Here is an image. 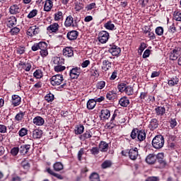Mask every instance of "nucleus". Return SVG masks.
<instances>
[{
  "instance_id": "obj_39",
  "label": "nucleus",
  "mask_w": 181,
  "mask_h": 181,
  "mask_svg": "<svg viewBox=\"0 0 181 181\" xmlns=\"http://www.w3.org/2000/svg\"><path fill=\"white\" fill-rule=\"evenodd\" d=\"M36 15H37V10L33 9L28 13L27 18H28V19H32L33 18H35Z\"/></svg>"
},
{
  "instance_id": "obj_2",
  "label": "nucleus",
  "mask_w": 181,
  "mask_h": 181,
  "mask_svg": "<svg viewBox=\"0 0 181 181\" xmlns=\"http://www.w3.org/2000/svg\"><path fill=\"white\" fill-rule=\"evenodd\" d=\"M54 64H57L54 66V71L57 73H60L61 71H64L66 70V66L62 65L63 64V62L60 59V57H56L54 58Z\"/></svg>"
},
{
  "instance_id": "obj_33",
  "label": "nucleus",
  "mask_w": 181,
  "mask_h": 181,
  "mask_svg": "<svg viewBox=\"0 0 181 181\" xmlns=\"http://www.w3.org/2000/svg\"><path fill=\"white\" fill-rule=\"evenodd\" d=\"M125 94L127 95H132L134 94V88L131 86H126V89L124 90Z\"/></svg>"
},
{
  "instance_id": "obj_34",
  "label": "nucleus",
  "mask_w": 181,
  "mask_h": 181,
  "mask_svg": "<svg viewBox=\"0 0 181 181\" xmlns=\"http://www.w3.org/2000/svg\"><path fill=\"white\" fill-rule=\"evenodd\" d=\"M23 117H25V112H20L16 115L15 119L16 121L21 122V121L23 119Z\"/></svg>"
},
{
  "instance_id": "obj_61",
  "label": "nucleus",
  "mask_w": 181,
  "mask_h": 181,
  "mask_svg": "<svg viewBox=\"0 0 181 181\" xmlns=\"http://www.w3.org/2000/svg\"><path fill=\"white\" fill-rule=\"evenodd\" d=\"M94 8H95V3H91L86 7V11H91V9H94Z\"/></svg>"
},
{
  "instance_id": "obj_59",
  "label": "nucleus",
  "mask_w": 181,
  "mask_h": 181,
  "mask_svg": "<svg viewBox=\"0 0 181 181\" xmlns=\"http://www.w3.org/2000/svg\"><path fill=\"white\" fill-rule=\"evenodd\" d=\"M147 36H148V37H149L152 40L156 39V36L155 35V33L153 32H151V31H148V33L147 34Z\"/></svg>"
},
{
  "instance_id": "obj_21",
  "label": "nucleus",
  "mask_w": 181,
  "mask_h": 181,
  "mask_svg": "<svg viewBox=\"0 0 181 181\" xmlns=\"http://www.w3.org/2000/svg\"><path fill=\"white\" fill-rule=\"evenodd\" d=\"M146 139V134L145 133V130H139L137 132V139L140 142L142 141H145Z\"/></svg>"
},
{
  "instance_id": "obj_46",
  "label": "nucleus",
  "mask_w": 181,
  "mask_h": 181,
  "mask_svg": "<svg viewBox=\"0 0 181 181\" xmlns=\"http://www.w3.org/2000/svg\"><path fill=\"white\" fill-rule=\"evenodd\" d=\"M112 163L110 160H105L102 164L103 169H107V168H110L111 166Z\"/></svg>"
},
{
  "instance_id": "obj_55",
  "label": "nucleus",
  "mask_w": 181,
  "mask_h": 181,
  "mask_svg": "<svg viewBox=\"0 0 181 181\" xmlns=\"http://www.w3.org/2000/svg\"><path fill=\"white\" fill-rule=\"evenodd\" d=\"M145 49H146V45L145 44V42H141L139 48V53H142V52H144Z\"/></svg>"
},
{
  "instance_id": "obj_40",
  "label": "nucleus",
  "mask_w": 181,
  "mask_h": 181,
  "mask_svg": "<svg viewBox=\"0 0 181 181\" xmlns=\"http://www.w3.org/2000/svg\"><path fill=\"white\" fill-rule=\"evenodd\" d=\"M104 87H105V81H100L96 84V88H98V90H103Z\"/></svg>"
},
{
  "instance_id": "obj_60",
  "label": "nucleus",
  "mask_w": 181,
  "mask_h": 181,
  "mask_svg": "<svg viewBox=\"0 0 181 181\" xmlns=\"http://www.w3.org/2000/svg\"><path fill=\"white\" fill-rule=\"evenodd\" d=\"M84 155V148H81L78 153V160H81V158Z\"/></svg>"
},
{
  "instance_id": "obj_30",
  "label": "nucleus",
  "mask_w": 181,
  "mask_h": 181,
  "mask_svg": "<svg viewBox=\"0 0 181 181\" xmlns=\"http://www.w3.org/2000/svg\"><path fill=\"white\" fill-rule=\"evenodd\" d=\"M178 83L179 78H177V76H175L168 81V86L173 87V86H176Z\"/></svg>"
},
{
  "instance_id": "obj_3",
  "label": "nucleus",
  "mask_w": 181,
  "mask_h": 181,
  "mask_svg": "<svg viewBox=\"0 0 181 181\" xmlns=\"http://www.w3.org/2000/svg\"><path fill=\"white\" fill-rule=\"evenodd\" d=\"M63 80H64V78H63V75L57 74V75L53 76L50 78V83H51L52 86H60V84H62V83H63Z\"/></svg>"
},
{
  "instance_id": "obj_62",
  "label": "nucleus",
  "mask_w": 181,
  "mask_h": 181,
  "mask_svg": "<svg viewBox=\"0 0 181 181\" xmlns=\"http://www.w3.org/2000/svg\"><path fill=\"white\" fill-rule=\"evenodd\" d=\"M18 54H23L25 53V47H19L16 50Z\"/></svg>"
},
{
  "instance_id": "obj_63",
  "label": "nucleus",
  "mask_w": 181,
  "mask_h": 181,
  "mask_svg": "<svg viewBox=\"0 0 181 181\" xmlns=\"http://www.w3.org/2000/svg\"><path fill=\"white\" fill-rule=\"evenodd\" d=\"M175 21H177V22H181V13L180 12H177L175 16Z\"/></svg>"
},
{
  "instance_id": "obj_23",
  "label": "nucleus",
  "mask_w": 181,
  "mask_h": 181,
  "mask_svg": "<svg viewBox=\"0 0 181 181\" xmlns=\"http://www.w3.org/2000/svg\"><path fill=\"white\" fill-rule=\"evenodd\" d=\"M156 115L162 117V115H165L166 112V109L164 107L158 106L155 108Z\"/></svg>"
},
{
  "instance_id": "obj_50",
  "label": "nucleus",
  "mask_w": 181,
  "mask_h": 181,
  "mask_svg": "<svg viewBox=\"0 0 181 181\" xmlns=\"http://www.w3.org/2000/svg\"><path fill=\"white\" fill-rule=\"evenodd\" d=\"M11 155H13V156H16V155L19 153V148L18 147L13 148L11 151Z\"/></svg>"
},
{
  "instance_id": "obj_43",
  "label": "nucleus",
  "mask_w": 181,
  "mask_h": 181,
  "mask_svg": "<svg viewBox=\"0 0 181 181\" xmlns=\"http://www.w3.org/2000/svg\"><path fill=\"white\" fill-rule=\"evenodd\" d=\"M40 50H45L47 49V43L45 42H40L38 43Z\"/></svg>"
},
{
  "instance_id": "obj_6",
  "label": "nucleus",
  "mask_w": 181,
  "mask_h": 181,
  "mask_svg": "<svg viewBox=\"0 0 181 181\" xmlns=\"http://www.w3.org/2000/svg\"><path fill=\"white\" fill-rule=\"evenodd\" d=\"M39 32H40L39 28H37L36 26H32L28 28V30L27 31V35L32 37L33 36H36V35H37V33H39Z\"/></svg>"
},
{
  "instance_id": "obj_28",
  "label": "nucleus",
  "mask_w": 181,
  "mask_h": 181,
  "mask_svg": "<svg viewBox=\"0 0 181 181\" xmlns=\"http://www.w3.org/2000/svg\"><path fill=\"white\" fill-rule=\"evenodd\" d=\"M104 28L107 29V30H115V25L112 23V21H107L104 25Z\"/></svg>"
},
{
  "instance_id": "obj_37",
  "label": "nucleus",
  "mask_w": 181,
  "mask_h": 181,
  "mask_svg": "<svg viewBox=\"0 0 181 181\" xmlns=\"http://www.w3.org/2000/svg\"><path fill=\"white\" fill-rule=\"evenodd\" d=\"M90 181H100V175L96 173H92L90 176Z\"/></svg>"
},
{
  "instance_id": "obj_57",
  "label": "nucleus",
  "mask_w": 181,
  "mask_h": 181,
  "mask_svg": "<svg viewBox=\"0 0 181 181\" xmlns=\"http://www.w3.org/2000/svg\"><path fill=\"white\" fill-rule=\"evenodd\" d=\"M7 128L4 124H0V134H6Z\"/></svg>"
},
{
  "instance_id": "obj_4",
  "label": "nucleus",
  "mask_w": 181,
  "mask_h": 181,
  "mask_svg": "<svg viewBox=\"0 0 181 181\" xmlns=\"http://www.w3.org/2000/svg\"><path fill=\"white\" fill-rule=\"evenodd\" d=\"M110 39V33L107 31H100L98 35V40L100 43H107Z\"/></svg>"
},
{
  "instance_id": "obj_22",
  "label": "nucleus",
  "mask_w": 181,
  "mask_h": 181,
  "mask_svg": "<svg viewBox=\"0 0 181 181\" xmlns=\"http://www.w3.org/2000/svg\"><path fill=\"white\" fill-rule=\"evenodd\" d=\"M11 103L14 107H18V105L21 104V97H19V95H13Z\"/></svg>"
},
{
  "instance_id": "obj_12",
  "label": "nucleus",
  "mask_w": 181,
  "mask_h": 181,
  "mask_svg": "<svg viewBox=\"0 0 181 181\" xmlns=\"http://www.w3.org/2000/svg\"><path fill=\"white\" fill-rule=\"evenodd\" d=\"M111 117V112L107 109H103L101 110V115L100 118L103 121H105V119H108Z\"/></svg>"
},
{
  "instance_id": "obj_15",
  "label": "nucleus",
  "mask_w": 181,
  "mask_h": 181,
  "mask_svg": "<svg viewBox=\"0 0 181 181\" xmlns=\"http://www.w3.org/2000/svg\"><path fill=\"white\" fill-rule=\"evenodd\" d=\"M109 52L112 56H118L121 53V48L117 47L116 45H112V47L109 49Z\"/></svg>"
},
{
  "instance_id": "obj_36",
  "label": "nucleus",
  "mask_w": 181,
  "mask_h": 181,
  "mask_svg": "<svg viewBox=\"0 0 181 181\" xmlns=\"http://www.w3.org/2000/svg\"><path fill=\"white\" fill-rule=\"evenodd\" d=\"M45 101H47V103H52L54 100V95L52 93H48L45 97Z\"/></svg>"
},
{
  "instance_id": "obj_26",
  "label": "nucleus",
  "mask_w": 181,
  "mask_h": 181,
  "mask_svg": "<svg viewBox=\"0 0 181 181\" xmlns=\"http://www.w3.org/2000/svg\"><path fill=\"white\" fill-rule=\"evenodd\" d=\"M74 132L76 135H81L84 132V126L83 124L76 125Z\"/></svg>"
},
{
  "instance_id": "obj_56",
  "label": "nucleus",
  "mask_w": 181,
  "mask_h": 181,
  "mask_svg": "<svg viewBox=\"0 0 181 181\" xmlns=\"http://www.w3.org/2000/svg\"><path fill=\"white\" fill-rule=\"evenodd\" d=\"M103 66H105V67H107V69H111L112 64L107 59L104 60L103 62Z\"/></svg>"
},
{
  "instance_id": "obj_20",
  "label": "nucleus",
  "mask_w": 181,
  "mask_h": 181,
  "mask_svg": "<svg viewBox=\"0 0 181 181\" xmlns=\"http://www.w3.org/2000/svg\"><path fill=\"white\" fill-rule=\"evenodd\" d=\"M158 125H159V123L158 122V119H152L150 121L148 128H150V129L151 131H153L154 129H156V128H158Z\"/></svg>"
},
{
  "instance_id": "obj_25",
  "label": "nucleus",
  "mask_w": 181,
  "mask_h": 181,
  "mask_svg": "<svg viewBox=\"0 0 181 181\" xmlns=\"http://www.w3.org/2000/svg\"><path fill=\"white\" fill-rule=\"evenodd\" d=\"M99 149L101 152H107L108 151V144L105 141H100L99 144Z\"/></svg>"
},
{
  "instance_id": "obj_5",
  "label": "nucleus",
  "mask_w": 181,
  "mask_h": 181,
  "mask_svg": "<svg viewBox=\"0 0 181 181\" xmlns=\"http://www.w3.org/2000/svg\"><path fill=\"white\" fill-rule=\"evenodd\" d=\"M76 25V22L74 21V18L71 16H68L66 18L65 22H64V26L65 28H74V26Z\"/></svg>"
},
{
  "instance_id": "obj_58",
  "label": "nucleus",
  "mask_w": 181,
  "mask_h": 181,
  "mask_svg": "<svg viewBox=\"0 0 181 181\" xmlns=\"http://www.w3.org/2000/svg\"><path fill=\"white\" fill-rule=\"evenodd\" d=\"M23 169H25L26 170H28V169H29V168H30V165L29 164V163H28V161H23L21 163Z\"/></svg>"
},
{
  "instance_id": "obj_13",
  "label": "nucleus",
  "mask_w": 181,
  "mask_h": 181,
  "mask_svg": "<svg viewBox=\"0 0 181 181\" xmlns=\"http://www.w3.org/2000/svg\"><path fill=\"white\" fill-rule=\"evenodd\" d=\"M70 77L71 78H78V76H80V68H73L70 71Z\"/></svg>"
},
{
  "instance_id": "obj_53",
  "label": "nucleus",
  "mask_w": 181,
  "mask_h": 181,
  "mask_svg": "<svg viewBox=\"0 0 181 181\" xmlns=\"http://www.w3.org/2000/svg\"><path fill=\"white\" fill-rule=\"evenodd\" d=\"M23 68L25 70V71H30V69H32V65L30 64H23Z\"/></svg>"
},
{
  "instance_id": "obj_14",
  "label": "nucleus",
  "mask_w": 181,
  "mask_h": 181,
  "mask_svg": "<svg viewBox=\"0 0 181 181\" xmlns=\"http://www.w3.org/2000/svg\"><path fill=\"white\" fill-rule=\"evenodd\" d=\"M63 54L66 56V57H72L74 55V52L73 51V48L70 47H66L63 49Z\"/></svg>"
},
{
  "instance_id": "obj_19",
  "label": "nucleus",
  "mask_w": 181,
  "mask_h": 181,
  "mask_svg": "<svg viewBox=\"0 0 181 181\" xmlns=\"http://www.w3.org/2000/svg\"><path fill=\"white\" fill-rule=\"evenodd\" d=\"M30 149V145L29 144H23L21 146L19 151L22 153V155H26L29 152Z\"/></svg>"
},
{
  "instance_id": "obj_8",
  "label": "nucleus",
  "mask_w": 181,
  "mask_h": 181,
  "mask_svg": "<svg viewBox=\"0 0 181 181\" xmlns=\"http://www.w3.org/2000/svg\"><path fill=\"white\" fill-rule=\"evenodd\" d=\"M129 156L132 160H135L138 158V148H131L129 151Z\"/></svg>"
},
{
  "instance_id": "obj_1",
  "label": "nucleus",
  "mask_w": 181,
  "mask_h": 181,
  "mask_svg": "<svg viewBox=\"0 0 181 181\" xmlns=\"http://www.w3.org/2000/svg\"><path fill=\"white\" fill-rule=\"evenodd\" d=\"M153 147L155 149H162L165 145V138L162 135L156 136L152 141Z\"/></svg>"
},
{
  "instance_id": "obj_44",
  "label": "nucleus",
  "mask_w": 181,
  "mask_h": 181,
  "mask_svg": "<svg viewBox=\"0 0 181 181\" xmlns=\"http://www.w3.org/2000/svg\"><path fill=\"white\" fill-rule=\"evenodd\" d=\"M156 34L158 36H162V35H163V27H157L156 28Z\"/></svg>"
},
{
  "instance_id": "obj_18",
  "label": "nucleus",
  "mask_w": 181,
  "mask_h": 181,
  "mask_svg": "<svg viewBox=\"0 0 181 181\" xmlns=\"http://www.w3.org/2000/svg\"><path fill=\"white\" fill-rule=\"evenodd\" d=\"M78 36V32L76 30H71L67 33V38L69 40H76Z\"/></svg>"
},
{
  "instance_id": "obj_48",
  "label": "nucleus",
  "mask_w": 181,
  "mask_h": 181,
  "mask_svg": "<svg viewBox=\"0 0 181 181\" xmlns=\"http://www.w3.org/2000/svg\"><path fill=\"white\" fill-rule=\"evenodd\" d=\"M16 22H17L16 17L13 16L8 21V25L9 26H13V25H16Z\"/></svg>"
},
{
  "instance_id": "obj_41",
  "label": "nucleus",
  "mask_w": 181,
  "mask_h": 181,
  "mask_svg": "<svg viewBox=\"0 0 181 181\" xmlns=\"http://www.w3.org/2000/svg\"><path fill=\"white\" fill-rule=\"evenodd\" d=\"M127 84L125 83H120L118 85L117 88L120 93H124L127 88Z\"/></svg>"
},
{
  "instance_id": "obj_7",
  "label": "nucleus",
  "mask_w": 181,
  "mask_h": 181,
  "mask_svg": "<svg viewBox=\"0 0 181 181\" xmlns=\"http://www.w3.org/2000/svg\"><path fill=\"white\" fill-rule=\"evenodd\" d=\"M64 19V12L62 11H58L55 12L54 15V21L56 22H62Z\"/></svg>"
},
{
  "instance_id": "obj_54",
  "label": "nucleus",
  "mask_w": 181,
  "mask_h": 181,
  "mask_svg": "<svg viewBox=\"0 0 181 181\" xmlns=\"http://www.w3.org/2000/svg\"><path fill=\"white\" fill-rule=\"evenodd\" d=\"M138 129H133L132 133H131V138H132V139H135V138H136L138 136Z\"/></svg>"
},
{
  "instance_id": "obj_35",
  "label": "nucleus",
  "mask_w": 181,
  "mask_h": 181,
  "mask_svg": "<svg viewBox=\"0 0 181 181\" xmlns=\"http://www.w3.org/2000/svg\"><path fill=\"white\" fill-rule=\"evenodd\" d=\"M93 132H94V130L93 129L88 130L83 134L82 136H83V138L86 139H88L93 136Z\"/></svg>"
},
{
  "instance_id": "obj_45",
  "label": "nucleus",
  "mask_w": 181,
  "mask_h": 181,
  "mask_svg": "<svg viewBox=\"0 0 181 181\" xmlns=\"http://www.w3.org/2000/svg\"><path fill=\"white\" fill-rule=\"evenodd\" d=\"M177 126V122L176 121V119H170V127L173 129L175 127Z\"/></svg>"
},
{
  "instance_id": "obj_31",
  "label": "nucleus",
  "mask_w": 181,
  "mask_h": 181,
  "mask_svg": "<svg viewBox=\"0 0 181 181\" xmlns=\"http://www.w3.org/2000/svg\"><path fill=\"white\" fill-rule=\"evenodd\" d=\"M54 170L56 172H60V170H63V164L60 162H57L53 165Z\"/></svg>"
},
{
  "instance_id": "obj_11",
  "label": "nucleus",
  "mask_w": 181,
  "mask_h": 181,
  "mask_svg": "<svg viewBox=\"0 0 181 181\" xmlns=\"http://www.w3.org/2000/svg\"><path fill=\"white\" fill-rule=\"evenodd\" d=\"M33 123L37 127H42L45 124V119L40 116H37L33 119Z\"/></svg>"
},
{
  "instance_id": "obj_47",
  "label": "nucleus",
  "mask_w": 181,
  "mask_h": 181,
  "mask_svg": "<svg viewBox=\"0 0 181 181\" xmlns=\"http://www.w3.org/2000/svg\"><path fill=\"white\" fill-rule=\"evenodd\" d=\"M19 32H21V29H19V28L14 27L11 29L10 33H11V35H15L17 33H18Z\"/></svg>"
},
{
  "instance_id": "obj_9",
  "label": "nucleus",
  "mask_w": 181,
  "mask_h": 181,
  "mask_svg": "<svg viewBox=\"0 0 181 181\" xmlns=\"http://www.w3.org/2000/svg\"><path fill=\"white\" fill-rule=\"evenodd\" d=\"M59 23H53L49 26L47 28V30L49 32H51V33H56L57 32H59Z\"/></svg>"
},
{
  "instance_id": "obj_38",
  "label": "nucleus",
  "mask_w": 181,
  "mask_h": 181,
  "mask_svg": "<svg viewBox=\"0 0 181 181\" xmlns=\"http://www.w3.org/2000/svg\"><path fill=\"white\" fill-rule=\"evenodd\" d=\"M18 135L19 136H21V138L28 135V129L23 127L21 128L19 132H18Z\"/></svg>"
},
{
  "instance_id": "obj_42",
  "label": "nucleus",
  "mask_w": 181,
  "mask_h": 181,
  "mask_svg": "<svg viewBox=\"0 0 181 181\" xmlns=\"http://www.w3.org/2000/svg\"><path fill=\"white\" fill-rule=\"evenodd\" d=\"M33 76L35 78H42V77H43V74L41 70H36L34 72Z\"/></svg>"
},
{
  "instance_id": "obj_64",
  "label": "nucleus",
  "mask_w": 181,
  "mask_h": 181,
  "mask_svg": "<svg viewBox=\"0 0 181 181\" xmlns=\"http://www.w3.org/2000/svg\"><path fill=\"white\" fill-rule=\"evenodd\" d=\"M146 181H159V177H149Z\"/></svg>"
},
{
  "instance_id": "obj_10",
  "label": "nucleus",
  "mask_w": 181,
  "mask_h": 181,
  "mask_svg": "<svg viewBox=\"0 0 181 181\" xmlns=\"http://www.w3.org/2000/svg\"><path fill=\"white\" fill-rule=\"evenodd\" d=\"M146 162L148 165H153L156 162V155L153 153L148 154L146 158Z\"/></svg>"
},
{
  "instance_id": "obj_17",
  "label": "nucleus",
  "mask_w": 181,
  "mask_h": 181,
  "mask_svg": "<svg viewBox=\"0 0 181 181\" xmlns=\"http://www.w3.org/2000/svg\"><path fill=\"white\" fill-rule=\"evenodd\" d=\"M52 8H53V1L52 0H47L44 4V11L45 12H50L52 11Z\"/></svg>"
},
{
  "instance_id": "obj_16",
  "label": "nucleus",
  "mask_w": 181,
  "mask_h": 181,
  "mask_svg": "<svg viewBox=\"0 0 181 181\" xmlns=\"http://www.w3.org/2000/svg\"><path fill=\"white\" fill-rule=\"evenodd\" d=\"M9 12L11 15H16V13H19L21 12V8L19 5L13 4L9 8Z\"/></svg>"
},
{
  "instance_id": "obj_52",
  "label": "nucleus",
  "mask_w": 181,
  "mask_h": 181,
  "mask_svg": "<svg viewBox=\"0 0 181 181\" xmlns=\"http://www.w3.org/2000/svg\"><path fill=\"white\" fill-rule=\"evenodd\" d=\"M90 76H99L98 70H97L95 67H93L90 69Z\"/></svg>"
},
{
  "instance_id": "obj_29",
  "label": "nucleus",
  "mask_w": 181,
  "mask_h": 181,
  "mask_svg": "<svg viewBox=\"0 0 181 181\" xmlns=\"http://www.w3.org/2000/svg\"><path fill=\"white\" fill-rule=\"evenodd\" d=\"M177 57H179V52L176 49H173L170 54V59L177 60Z\"/></svg>"
},
{
  "instance_id": "obj_51",
  "label": "nucleus",
  "mask_w": 181,
  "mask_h": 181,
  "mask_svg": "<svg viewBox=\"0 0 181 181\" xmlns=\"http://www.w3.org/2000/svg\"><path fill=\"white\" fill-rule=\"evenodd\" d=\"M40 56L42 57H46L49 54V51H47V48L45 49H41L40 52Z\"/></svg>"
},
{
  "instance_id": "obj_24",
  "label": "nucleus",
  "mask_w": 181,
  "mask_h": 181,
  "mask_svg": "<svg viewBox=\"0 0 181 181\" xmlns=\"http://www.w3.org/2000/svg\"><path fill=\"white\" fill-rule=\"evenodd\" d=\"M119 104L121 107H128L129 105V99L127 96L122 97L119 99Z\"/></svg>"
},
{
  "instance_id": "obj_49",
  "label": "nucleus",
  "mask_w": 181,
  "mask_h": 181,
  "mask_svg": "<svg viewBox=\"0 0 181 181\" xmlns=\"http://www.w3.org/2000/svg\"><path fill=\"white\" fill-rule=\"evenodd\" d=\"M90 153L92 155H98V153H100V149L98 148V147H93L90 149Z\"/></svg>"
},
{
  "instance_id": "obj_32",
  "label": "nucleus",
  "mask_w": 181,
  "mask_h": 181,
  "mask_svg": "<svg viewBox=\"0 0 181 181\" xmlns=\"http://www.w3.org/2000/svg\"><path fill=\"white\" fill-rule=\"evenodd\" d=\"M33 138H34V139H39L42 138V131L39 129H35L33 132Z\"/></svg>"
},
{
  "instance_id": "obj_27",
  "label": "nucleus",
  "mask_w": 181,
  "mask_h": 181,
  "mask_svg": "<svg viewBox=\"0 0 181 181\" xmlns=\"http://www.w3.org/2000/svg\"><path fill=\"white\" fill-rule=\"evenodd\" d=\"M87 108L88 110H94L97 103L94 99H90L87 103Z\"/></svg>"
}]
</instances>
